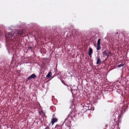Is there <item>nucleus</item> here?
I'll return each instance as SVG.
<instances>
[{
  "label": "nucleus",
  "mask_w": 129,
  "mask_h": 129,
  "mask_svg": "<svg viewBox=\"0 0 129 129\" xmlns=\"http://www.w3.org/2000/svg\"><path fill=\"white\" fill-rule=\"evenodd\" d=\"M70 117H71V114L70 113H69L68 116L67 117V118L66 119L65 121L67 119L69 118Z\"/></svg>",
  "instance_id": "9b49d317"
},
{
  "label": "nucleus",
  "mask_w": 129,
  "mask_h": 129,
  "mask_svg": "<svg viewBox=\"0 0 129 129\" xmlns=\"http://www.w3.org/2000/svg\"><path fill=\"white\" fill-rule=\"evenodd\" d=\"M101 39H98L97 41V50H99L101 49V43H100Z\"/></svg>",
  "instance_id": "f03ea898"
},
{
  "label": "nucleus",
  "mask_w": 129,
  "mask_h": 129,
  "mask_svg": "<svg viewBox=\"0 0 129 129\" xmlns=\"http://www.w3.org/2000/svg\"><path fill=\"white\" fill-rule=\"evenodd\" d=\"M24 33V32L23 30H21L18 31L17 33H14V34L12 33L9 32L8 34V37L9 40H12V38L13 37H14L13 38V40L15 41H17L18 39V38L20 36H22V34Z\"/></svg>",
  "instance_id": "f257e3e1"
},
{
  "label": "nucleus",
  "mask_w": 129,
  "mask_h": 129,
  "mask_svg": "<svg viewBox=\"0 0 129 129\" xmlns=\"http://www.w3.org/2000/svg\"><path fill=\"white\" fill-rule=\"evenodd\" d=\"M101 62V61L100 58H98L96 61V63L97 64H99L100 62Z\"/></svg>",
  "instance_id": "6e6552de"
},
{
  "label": "nucleus",
  "mask_w": 129,
  "mask_h": 129,
  "mask_svg": "<svg viewBox=\"0 0 129 129\" xmlns=\"http://www.w3.org/2000/svg\"><path fill=\"white\" fill-rule=\"evenodd\" d=\"M32 48V47L31 46H29L28 47V49H31Z\"/></svg>",
  "instance_id": "4468645a"
},
{
  "label": "nucleus",
  "mask_w": 129,
  "mask_h": 129,
  "mask_svg": "<svg viewBox=\"0 0 129 129\" xmlns=\"http://www.w3.org/2000/svg\"><path fill=\"white\" fill-rule=\"evenodd\" d=\"M64 85L66 86L67 87H68L69 86L67 84H65Z\"/></svg>",
  "instance_id": "a211bd4d"
},
{
  "label": "nucleus",
  "mask_w": 129,
  "mask_h": 129,
  "mask_svg": "<svg viewBox=\"0 0 129 129\" xmlns=\"http://www.w3.org/2000/svg\"><path fill=\"white\" fill-rule=\"evenodd\" d=\"M61 81L62 83L64 85L66 84L63 80H61Z\"/></svg>",
  "instance_id": "f8f14e48"
},
{
  "label": "nucleus",
  "mask_w": 129,
  "mask_h": 129,
  "mask_svg": "<svg viewBox=\"0 0 129 129\" xmlns=\"http://www.w3.org/2000/svg\"><path fill=\"white\" fill-rule=\"evenodd\" d=\"M105 55L107 56V57H108L109 56H110V55H109V54L108 53H107L106 54V55Z\"/></svg>",
  "instance_id": "ddd939ff"
},
{
  "label": "nucleus",
  "mask_w": 129,
  "mask_h": 129,
  "mask_svg": "<svg viewBox=\"0 0 129 129\" xmlns=\"http://www.w3.org/2000/svg\"><path fill=\"white\" fill-rule=\"evenodd\" d=\"M109 54H110V56H112V53H111V52H109Z\"/></svg>",
  "instance_id": "2eb2a0df"
},
{
  "label": "nucleus",
  "mask_w": 129,
  "mask_h": 129,
  "mask_svg": "<svg viewBox=\"0 0 129 129\" xmlns=\"http://www.w3.org/2000/svg\"><path fill=\"white\" fill-rule=\"evenodd\" d=\"M62 124H61L60 125L57 124L55 126V128L57 129H62Z\"/></svg>",
  "instance_id": "20e7f679"
},
{
  "label": "nucleus",
  "mask_w": 129,
  "mask_h": 129,
  "mask_svg": "<svg viewBox=\"0 0 129 129\" xmlns=\"http://www.w3.org/2000/svg\"><path fill=\"white\" fill-rule=\"evenodd\" d=\"M36 77V75L34 74H33L30 76H29L27 78V80H29L31 79H34Z\"/></svg>",
  "instance_id": "7ed1b4c3"
},
{
  "label": "nucleus",
  "mask_w": 129,
  "mask_h": 129,
  "mask_svg": "<svg viewBox=\"0 0 129 129\" xmlns=\"http://www.w3.org/2000/svg\"><path fill=\"white\" fill-rule=\"evenodd\" d=\"M57 120V119L56 118H54L52 120V123L53 125L55 122H56Z\"/></svg>",
  "instance_id": "423d86ee"
},
{
  "label": "nucleus",
  "mask_w": 129,
  "mask_h": 129,
  "mask_svg": "<svg viewBox=\"0 0 129 129\" xmlns=\"http://www.w3.org/2000/svg\"><path fill=\"white\" fill-rule=\"evenodd\" d=\"M49 128L48 126H47L46 127V128H45L44 129H49Z\"/></svg>",
  "instance_id": "dca6fc26"
},
{
  "label": "nucleus",
  "mask_w": 129,
  "mask_h": 129,
  "mask_svg": "<svg viewBox=\"0 0 129 129\" xmlns=\"http://www.w3.org/2000/svg\"><path fill=\"white\" fill-rule=\"evenodd\" d=\"M107 53V51L106 50H105L103 52V54L105 55H106Z\"/></svg>",
  "instance_id": "1a4fd4ad"
},
{
  "label": "nucleus",
  "mask_w": 129,
  "mask_h": 129,
  "mask_svg": "<svg viewBox=\"0 0 129 129\" xmlns=\"http://www.w3.org/2000/svg\"><path fill=\"white\" fill-rule=\"evenodd\" d=\"M93 53V50L92 48H89V51L88 52V55H91Z\"/></svg>",
  "instance_id": "39448f33"
},
{
  "label": "nucleus",
  "mask_w": 129,
  "mask_h": 129,
  "mask_svg": "<svg viewBox=\"0 0 129 129\" xmlns=\"http://www.w3.org/2000/svg\"><path fill=\"white\" fill-rule=\"evenodd\" d=\"M52 75V73L50 72H49V73H48L47 75L46 76V77H48V78H50L51 77V76Z\"/></svg>",
  "instance_id": "0eeeda50"
},
{
  "label": "nucleus",
  "mask_w": 129,
  "mask_h": 129,
  "mask_svg": "<svg viewBox=\"0 0 129 129\" xmlns=\"http://www.w3.org/2000/svg\"><path fill=\"white\" fill-rule=\"evenodd\" d=\"M41 112L44 115H45V114L44 113L43 111H41Z\"/></svg>",
  "instance_id": "f3484780"
},
{
  "label": "nucleus",
  "mask_w": 129,
  "mask_h": 129,
  "mask_svg": "<svg viewBox=\"0 0 129 129\" xmlns=\"http://www.w3.org/2000/svg\"><path fill=\"white\" fill-rule=\"evenodd\" d=\"M90 57H91V55H89Z\"/></svg>",
  "instance_id": "6ab92c4d"
},
{
  "label": "nucleus",
  "mask_w": 129,
  "mask_h": 129,
  "mask_svg": "<svg viewBox=\"0 0 129 129\" xmlns=\"http://www.w3.org/2000/svg\"><path fill=\"white\" fill-rule=\"evenodd\" d=\"M118 33V32H117V33H116V34H117Z\"/></svg>",
  "instance_id": "aec40b11"
},
{
  "label": "nucleus",
  "mask_w": 129,
  "mask_h": 129,
  "mask_svg": "<svg viewBox=\"0 0 129 129\" xmlns=\"http://www.w3.org/2000/svg\"><path fill=\"white\" fill-rule=\"evenodd\" d=\"M124 65L123 64L121 63L120 65H119L117 67L118 68H120L121 67L123 66Z\"/></svg>",
  "instance_id": "9d476101"
}]
</instances>
